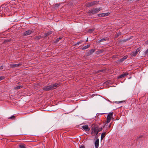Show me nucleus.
Segmentation results:
<instances>
[{
	"mask_svg": "<svg viewBox=\"0 0 148 148\" xmlns=\"http://www.w3.org/2000/svg\"><path fill=\"white\" fill-rule=\"evenodd\" d=\"M59 86V85L58 83H56L49 85L44 86L43 90L45 91H48L56 88L58 87Z\"/></svg>",
	"mask_w": 148,
	"mask_h": 148,
	"instance_id": "1",
	"label": "nucleus"
},
{
	"mask_svg": "<svg viewBox=\"0 0 148 148\" xmlns=\"http://www.w3.org/2000/svg\"><path fill=\"white\" fill-rule=\"evenodd\" d=\"M98 126H95L92 127L91 129V135L93 136L95 135L96 137H98V132L97 131Z\"/></svg>",
	"mask_w": 148,
	"mask_h": 148,
	"instance_id": "2",
	"label": "nucleus"
},
{
	"mask_svg": "<svg viewBox=\"0 0 148 148\" xmlns=\"http://www.w3.org/2000/svg\"><path fill=\"white\" fill-rule=\"evenodd\" d=\"M102 9V8H101L93 9L92 10H90L89 11V13L90 14H94L97 13L99 11H100Z\"/></svg>",
	"mask_w": 148,
	"mask_h": 148,
	"instance_id": "3",
	"label": "nucleus"
},
{
	"mask_svg": "<svg viewBox=\"0 0 148 148\" xmlns=\"http://www.w3.org/2000/svg\"><path fill=\"white\" fill-rule=\"evenodd\" d=\"M79 125L81 126V127L86 131H89L90 130V129L87 125H82L81 124Z\"/></svg>",
	"mask_w": 148,
	"mask_h": 148,
	"instance_id": "4",
	"label": "nucleus"
},
{
	"mask_svg": "<svg viewBox=\"0 0 148 148\" xmlns=\"http://www.w3.org/2000/svg\"><path fill=\"white\" fill-rule=\"evenodd\" d=\"M140 49V48H138L136 51H133L131 53V56L132 57L136 56Z\"/></svg>",
	"mask_w": 148,
	"mask_h": 148,
	"instance_id": "5",
	"label": "nucleus"
},
{
	"mask_svg": "<svg viewBox=\"0 0 148 148\" xmlns=\"http://www.w3.org/2000/svg\"><path fill=\"white\" fill-rule=\"evenodd\" d=\"M9 10V9L7 7H3L2 10V13H4V14H7Z\"/></svg>",
	"mask_w": 148,
	"mask_h": 148,
	"instance_id": "6",
	"label": "nucleus"
},
{
	"mask_svg": "<svg viewBox=\"0 0 148 148\" xmlns=\"http://www.w3.org/2000/svg\"><path fill=\"white\" fill-rule=\"evenodd\" d=\"M97 3V1H94L90 3H86V5L88 7L92 6L96 4Z\"/></svg>",
	"mask_w": 148,
	"mask_h": 148,
	"instance_id": "7",
	"label": "nucleus"
},
{
	"mask_svg": "<svg viewBox=\"0 0 148 148\" xmlns=\"http://www.w3.org/2000/svg\"><path fill=\"white\" fill-rule=\"evenodd\" d=\"M21 65L22 63H21L18 64H11L10 66L12 67L15 68L20 66H21Z\"/></svg>",
	"mask_w": 148,
	"mask_h": 148,
	"instance_id": "8",
	"label": "nucleus"
},
{
	"mask_svg": "<svg viewBox=\"0 0 148 148\" xmlns=\"http://www.w3.org/2000/svg\"><path fill=\"white\" fill-rule=\"evenodd\" d=\"M32 32H33L32 31L29 30L25 32L24 33H23V35L24 36H27L30 34L31 33H32Z\"/></svg>",
	"mask_w": 148,
	"mask_h": 148,
	"instance_id": "9",
	"label": "nucleus"
},
{
	"mask_svg": "<svg viewBox=\"0 0 148 148\" xmlns=\"http://www.w3.org/2000/svg\"><path fill=\"white\" fill-rule=\"evenodd\" d=\"M128 73H125L119 75L118 77V79L124 77L125 76L127 75Z\"/></svg>",
	"mask_w": 148,
	"mask_h": 148,
	"instance_id": "10",
	"label": "nucleus"
},
{
	"mask_svg": "<svg viewBox=\"0 0 148 148\" xmlns=\"http://www.w3.org/2000/svg\"><path fill=\"white\" fill-rule=\"evenodd\" d=\"M95 146L96 148H98L99 146V139H97L95 143Z\"/></svg>",
	"mask_w": 148,
	"mask_h": 148,
	"instance_id": "11",
	"label": "nucleus"
},
{
	"mask_svg": "<svg viewBox=\"0 0 148 148\" xmlns=\"http://www.w3.org/2000/svg\"><path fill=\"white\" fill-rule=\"evenodd\" d=\"M90 44L87 45L85 46H84V47L82 46L81 47L82 49V50L86 49H87L89 47H90Z\"/></svg>",
	"mask_w": 148,
	"mask_h": 148,
	"instance_id": "12",
	"label": "nucleus"
},
{
	"mask_svg": "<svg viewBox=\"0 0 148 148\" xmlns=\"http://www.w3.org/2000/svg\"><path fill=\"white\" fill-rule=\"evenodd\" d=\"M127 58V56H125L123 57V58L119 60L120 62H122L124 60H125Z\"/></svg>",
	"mask_w": 148,
	"mask_h": 148,
	"instance_id": "13",
	"label": "nucleus"
},
{
	"mask_svg": "<svg viewBox=\"0 0 148 148\" xmlns=\"http://www.w3.org/2000/svg\"><path fill=\"white\" fill-rule=\"evenodd\" d=\"M98 15L99 17H102L107 16L108 15L107 14V13H104L102 14H98Z\"/></svg>",
	"mask_w": 148,
	"mask_h": 148,
	"instance_id": "14",
	"label": "nucleus"
},
{
	"mask_svg": "<svg viewBox=\"0 0 148 148\" xmlns=\"http://www.w3.org/2000/svg\"><path fill=\"white\" fill-rule=\"evenodd\" d=\"M106 135V132H103L101 134V140H102L103 139V138H104L105 136Z\"/></svg>",
	"mask_w": 148,
	"mask_h": 148,
	"instance_id": "15",
	"label": "nucleus"
},
{
	"mask_svg": "<svg viewBox=\"0 0 148 148\" xmlns=\"http://www.w3.org/2000/svg\"><path fill=\"white\" fill-rule=\"evenodd\" d=\"M52 33V31L49 32H48L45 33V36H48L51 34Z\"/></svg>",
	"mask_w": 148,
	"mask_h": 148,
	"instance_id": "16",
	"label": "nucleus"
},
{
	"mask_svg": "<svg viewBox=\"0 0 148 148\" xmlns=\"http://www.w3.org/2000/svg\"><path fill=\"white\" fill-rule=\"evenodd\" d=\"M111 117L109 115H108L107 117V122H110L111 119Z\"/></svg>",
	"mask_w": 148,
	"mask_h": 148,
	"instance_id": "17",
	"label": "nucleus"
},
{
	"mask_svg": "<svg viewBox=\"0 0 148 148\" xmlns=\"http://www.w3.org/2000/svg\"><path fill=\"white\" fill-rule=\"evenodd\" d=\"M23 87V86H18L16 87H14V89H20Z\"/></svg>",
	"mask_w": 148,
	"mask_h": 148,
	"instance_id": "18",
	"label": "nucleus"
},
{
	"mask_svg": "<svg viewBox=\"0 0 148 148\" xmlns=\"http://www.w3.org/2000/svg\"><path fill=\"white\" fill-rule=\"evenodd\" d=\"M108 39H107V38H103L102 39H101L100 40H99V42H103V41H105L106 40H107Z\"/></svg>",
	"mask_w": 148,
	"mask_h": 148,
	"instance_id": "19",
	"label": "nucleus"
},
{
	"mask_svg": "<svg viewBox=\"0 0 148 148\" xmlns=\"http://www.w3.org/2000/svg\"><path fill=\"white\" fill-rule=\"evenodd\" d=\"M95 51V50L94 49H91L89 51V53L90 54H92Z\"/></svg>",
	"mask_w": 148,
	"mask_h": 148,
	"instance_id": "20",
	"label": "nucleus"
},
{
	"mask_svg": "<svg viewBox=\"0 0 148 148\" xmlns=\"http://www.w3.org/2000/svg\"><path fill=\"white\" fill-rule=\"evenodd\" d=\"M20 148H26L25 145L24 144H21L19 145Z\"/></svg>",
	"mask_w": 148,
	"mask_h": 148,
	"instance_id": "21",
	"label": "nucleus"
},
{
	"mask_svg": "<svg viewBox=\"0 0 148 148\" xmlns=\"http://www.w3.org/2000/svg\"><path fill=\"white\" fill-rule=\"evenodd\" d=\"M109 123V122H107V121H106L103 127H107L108 126V124Z\"/></svg>",
	"mask_w": 148,
	"mask_h": 148,
	"instance_id": "22",
	"label": "nucleus"
},
{
	"mask_svg": "<svg viewBox=\"0 0 148 148\" xmlns=\"http://www.w3.org/2000/svg\"><path fill=\"white\" fill-rule=\"evenodd\" d=\"M15 116L14 115H12V116L9 117L8 119H15Z\"/></svg>",
	"mask_w": 148,
	"mask_h": 148,
	"instance_id": "23",
	"label": "nucleus"
},
{
	"mask_svg": "<svg viewBox=\"0 0 148 148\" xmlns=\"http://www.w3.org/2000/svg\"><path fill=\"white\" fill-rule=\"evenodd\" d=\"M94 29H89L88 30V32L89 33H92V32H93L94 31Z\"/></svg>",
	"mask_w": 148,
	"mask_h": 148,
	"instance_id": "24",
	"label": "nucleus"
},
{
	"mask_svg": "<svg viewBox=\"0 0 148 148\" xmlns=\"http://www.w3.org/2000/svg\"><path fill=\"white\" fill-rule=\"evenodd\" d=\"M113 114V112H110L108 114V115H109L110 117H112V116Z\"/></svg>",
	"mask_w": 148,
	"mask_h": 148,
	"instance_id": "25",
	"label": "nucleus"
},
{
	"mask_svg": "<svg viewBox=\"0 0 148 148\" xmlns=\"http://www.w3.org/2000/svg\"><path fill=\"white\" fill-rule=\"evenodd\" d=\"M105 71V70L101 69V70H99L98 71H97V73H100V72H104Z\"/></svg>",
	"mask_w": 148,
	"mask_h": 148,
	"instance_id": "26",
	"label": "nucleus"
},
{
	"mask_svg": "<svg viewBox=\"0 0 148 148\" xmlns=\"http://www.w3.org/2000/svg\"><path fill=\"white\" fill-rule=\"evenodd\" d=\"M83 42V41L82 40H81V41H79L75 45H79L80 44H81V43H82V42Z\"/></svg>",
	"mask_w": 148,
	"mask_h": 148,
	"instance_id": "27",
	"label": "nucleus"
},
{
	"mask_svg": "<svg viewBox=\"0 0 148 148\" xmlns=\"http://www.w3.org/2000/svg\"><path fill=\"white\" fill-rule=\"evenodd\" d=\"M62 38L60 37L59 38H57V39H56V40L55 42H58Z\"/></svg>",
	"mask_w": 148,
	"mask_h": 148,
	"instance_id": "28",
	"label": "nucleus"
},
{
	"mask_svg": "<svg viewBox=\"0 0 148 148\" xmlns=\"http://www.w3.org/2000/svg\"><path fill=\"white\" fill-rule=\"evenodd\" d=\"M143 137V135L140 136H139L137 137V138H136V140H137L139 139H140V138H141Z\"/></svg>",
	"mask_w": 148,
	"mask_h": 148,
	"instance_id": "29",
	"label": "nucleus"
},
{
	"mask_svg": "<svg viewBox=\"0 0 148 148\" xmlns=\"http://www.w3.org/2000/svg\"><path fill=\"white\" fill-rule=\"evenodd\" d=\"M102 130V127L99 128L98 127L97 131L98 132L100 131H101Z\"/></svg>",
	"mask_w": 148,
	"mask_h": 148,
	"instance_id": "30",
	"label": "nucleus"
},
{
	"mask_svg": "<svg viewBox=\"0 0 148 148\" xmlns=\"http://www.w3.org/2000/svg\"><path fill=\"white\" fill-rule=\"evenodd\" d=\"M10 41V40H5L3 42V43H6V42H9Z\"/></svg>",
	"mask_w": 148,
	"mask_h": 148,
	"instance_id": "31",
	"label": "nucleus"
},
{
	"mask_svg": "<svg viewBox=\"0 0 148 148\" xmlns=\"http://www.w3.org/2000/svg\"><path fill=\"white\" fill-rule=\"evenodd\" d=\"M4 78L3 76L0 77V81L4 79Z\"/></svg>",
	"mask_w": 148,
	"mask_h": 148,
	"instance_id": "32",
	"label": "nucleus"
},
{
	"mask_svg": "<svg viewBox=\"0 0 148 148\" xmlns=\"http://www.w3.org/2000/svg\"><path fill=\"white\" fill-rule=\"evenodd\" d=\"M145 54H148V49L145 51Z\"/></svg>",
	"mask_w": 148,
	"mask_h": 148,
	"instance_id": "33",
	"label": "nucleus"
},
{
	"mask_svg": "<svg viewBox=\"0 0 148 148\" xmlns=\"http://www.w3.org/2000/svg\"><path fill=\"white\" fill-rule=\"evenodd\" d=\"M120 35V33H118L116 36V38H117Z\"/></svg>",
	"mask_w": 148,
	"mask_h": 148,
	"instance_id": "34",
	"label": "nucleus"
},
{
	"mask_svg": "<svg viewBox=\"0 0 148 148\" xmlns=\"http://www.w3.org/2000/svg\"><path fill=\"white\" fill-rule=\"evenodd\" d=\"M80 148H85V146L83 145H82L80 147Z\"/></svg>",
	"mask_w": 148,
	"mask_h": 148,
	"instance_id": "35",
	"label": "nucleus"
},
{
	"mask_svg": "<svg viewBox=\"0 0 148 148\" xmlns=\"http://www.w3.org/2000/svg\"><path fill=\"white\" fill-rule=\"evenodd\" d=\"M3 66H0V70L3 69Z\"/></svg>",
	"mask_w": 148,
	"mask_h": 148,
	"instance_id": "36",
	"label": "nucleus"
},
{
	"mask_svg": "<svg viewBox=\"0 0 148 148\" xmlns=\"http://www.w3.org/2000/svg\"><path fill=\"white\" fill-rule=\"evenodd\" d=\"M60 5V4H56V7H58Z\"/></svg>",
	"mask_w": 148,
	"mask_h": 148,
	"instance_id": "37",
	"label": "nucleus"
},
{
	"mask_svg": "<svg viewBox=\"0 0 148 148\" xmlns=\"http://www.w3.org/2000/svg\"><path fill=\"white\" fill-rule=\"evenodd\" d=\"M111 123H110L109 124V125L108 126V128H110V126H111Z\"/></svg>",
	"mask_w": 148,
	"mask_h": 148,
	"instance_id": "38",
	"label": "nucleus"
},
{
	"mask_svg": "<svg viewBox=\"0 0 148 148\" xmlns=\"http://www.w3.org/2000/svg\"><path fill=\"white\" fill-rule=\"evenodd\" d=\"M146 43H148V40H147L146 42Z\"/></svg>",
	"mask_w": 148,
	"mask_h": 148,
	"instance_id": "39",
	"label": "nucleus"
},
{
	"mask_svg": "<svg viewBox=\"0 0 148 148\" xmlns=\"http://www.w3.org/2000/svg\"><path fill=\"white\" fill-rule=\"evenodd\" d=\"M88 38H87V40H86V41H88Z\"/></svg>",
	"mask_w": 148,
	"mask_h": 148,
	"instance_id": "40",
	"label": "nucleus"
},
{
	"mask_svg": "<svg viewBox=\"0 0 148 148\" xmlns=\"http://www.w3.org/2000/svg\"><path fill=\"white\" fill-rule=\"evenodd\" d=\"M120 102V103H121V102H121V101H120V102Z\"/></svg>",
	"mask_w": 148,
	"mask_h": 148,
	"instance_id": "41",
	"label": "nucleus"
}]
</instances>
